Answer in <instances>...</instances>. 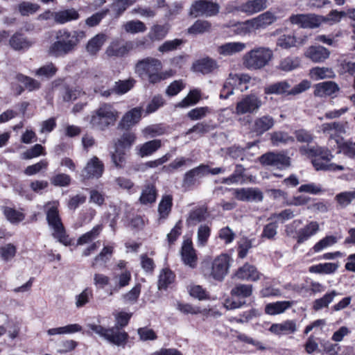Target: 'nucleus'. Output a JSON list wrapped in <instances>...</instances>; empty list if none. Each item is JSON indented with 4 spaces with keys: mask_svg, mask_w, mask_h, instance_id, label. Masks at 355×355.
I'll return each mask as SVG.
<instances>
[{
    "mask_svg": "<svg viewBox=\"0 0 355 355\" xmlns=\"http://www.w3.org/2000/svg\"><path fill=\"white\" fill-rule=\"evenodd\" d=\"M211 29V24L207 20L198 19L188 28V33L191 35L203 34L209 32Z\"/></svg>",
    "mask_w": 355,
    "mask_h": 355,
    "instance_id": "nucleus-39",
    "label": "nucleus"
},
{
    "mask_svg": "<svg viewBox=\"0 0 355 355\" xmlns=\"http://www.w3.org/2000/svg\"><path fill=\"white\" fill-rule=\"evenodd\" d=\"M9 43L10 46L16 51L27 49L33 44L32 41L28 40L20 33L14 34L10 37Z\"/></svg>",
    "mask_w": 355,
    "mask_h": 355,
    "instance_id": "nucleus-37",
    "label": "nucleus"
},
{
    "mask_svg": "<svg viewBox=\"0 0 355 355\" xmlns=\"http://www.w3.org/2000/svg\"><path fill=\"white\" fill-rule=\"evenodd\" d=\"M85 33L80 31L61 29L55 33L56 40L49 48V54L54 57L64 56L73 51Z\"/></svg>",
    "mask_w": 355,
    "mask_h": 355,
    "instance_id": "nucleus-2",
    "label": "nucleus"
},
{
    "mask_svg": "<svg viewBox=\"0 0 355 355\" xmlns=\"http://www.w3.org/2000/svg\"><path fill=\"white\" fill-rule=\"evenodd\" d=\"M275 124L274 119L269 115H264L257 118L252 125V131L257 135H261L271 129Z\"/></svg>",
    "mask_w": 355,
    "mask_h": 355,
    "instance_id": "nucleus-24",
    "label": "nucleus"
},
{
    "mask_svg": "<svg viewBox=\"0 0 355 355\" xmlns=\"http://www.w3.org/2000/svg\"><path fill=\"white\" fill-rule=\"evenodd\" d=\"M259 315V312L256 309H252L241 314L239 317H232L230 319L231 322L244 324L249 322Z\"/></svg>",
    "mask_w": 355,
    "mask_h": 355,
    "instance_id": "nucleus-45",
    "label": "nucleus"
},
{
    "mask_svg": "<svg viewBox=\"0 0 355 355\" xmlns=\"http://www.w3.org/2000/svg\"><path fill=\"white\" fill-rule=\"evenodd\" d=\"M200 98V92L198 89H193L184 97L178 105L177 107H187L196 104Z\"/></svg>",
    "mask_w": 355,
    "mask_h": 355,
    "instance_id": "nucleus-47",
    "label": "nucleus"
},
{
    "mask_svg": "<svg viewBox=\"0 0 355 355\" xmlns=\"http://www.w3.org/2000/svg\"><path fill=\"white\" fill-rule=\"evenodd\" d=\"M58 206L59 202L58 201L49 202L45 205L44 209L46 215V220L49 227L52 230L53 236L64 245H70L71 241L67 234L62 223L59 214Z\"/></svg>",
    "mask_w": 355,
    "mask_h": 355,
    "instance_id": "nucleus-4",
    "label": "nucleus"
},
{
    "mask_svg": "<svg viewBox=\"0 0 355 355\" xmlns=\"http://www.w3.org/2000/svg\"><path fill=\"white\" fill-rule=\"evenodd\" d=\"M270 139L274 146H279V144H285L294 141V139L292 137L281 131L272 132L270 135Z\"/></svg>",
    "mask_w": 355,
    "mask_h": 355,
    "instance_id": "nucleus-55",
    "label": "nucleus"
},
{
    "mask_svg": "<svg viewBox=\"0 0 355 355\" xmlns=\"http://www.w3.org/2000/svg\"><path fill=\"white\" fill-rule=\"evenodd\" d=\"M257 30L263 29L273 24L277 17L270 11H266L257 17L252 18Z\"/></svg>",
    "mask_w": 355,
    "mask_h": 355,
    "instance_id": "nucleus-33",
    "label": "nucleus"
},
{
    "mask_svg": "<svg viewBox=\"0 0 355 355\" xmlns=\"http://www.w3.org/2000/svg\"><path fill=\"white\" fill-rule=\"evenodd\" d=\"M135 139L136 136L133 132H125L118 139L115 146L122 149L129 148L135 143Z\"/></svg>",
    "mask_w": 355,
    "mask_h": 355,
    "instance_id": "nucleus-60",
    "label": "nucleus"
},
{
    "mask_svg": "<svg viewBox=\"0 0 355 355\" xmlns=\"http://www.w3.org/2000/svg\"><path fill=\"white\" fill-rule=\"evenodd\" d=\"M137 0H113L112 8L116 17L121 15L126 9L136 3Z\"/></svg>",
    "mask_w": 355,
    "mask_h": 355,
    "instance_id": "nucleus-52",
    "label": "nucleus"
},
{
    "mask_svg": "<svg viewBox=\"0 0 355 355\" xmlns=\"http://www.w3.org/2000/svg\"><path fill=\"white\" fill-rule=\"evenodd\" d=\"M300 65V60L297 57H287L281 60L279 69L288 72L298 68Z\"/></svg>",
    "mask_w": 355,
    "mask_h": 355,
    "instance_id": "nucleus-48",
    "label": "nucleus"
},
{
    "mask_svg": "<svg viewBox=\"0 0 355 355\" xmlns=\"http://www.w3.org/2000/svg\"><path fill=\"white\" fill-rule=\"evenodd\" d=\"M233 195L238 200L245 202H261L263 193L257 188H239L232 189Z\"/></svg>",
    "mask_w": 355,
    "mask_h": 355,
    "instance_id": "nucleus-15",
    "label": "nucleus"
},
{
    "mask_svg": "<svg viewBox=\"0 0 355 355\" xmlns=\"http://www.w3.org/2000/svg\"><path fill=\"white\" fill-rule=\"evenodd\" d=\"M113 164L118 168H124L126 162V156L123 149L115 146L114 152L111 154Z\"/></svg>",
    "mask_w": 355,
    "mask_h": 355,
    "instance_id": "nucleus-49",
    "label": "nucleus"
},
{
    "mask_svg": "<svg viewBox=\"0 0 355 355\" xmlns=\"http://www.w3.org/2000/svg\"><path fill=\"white\" fill-rule=\"evenodd\" d=\"M252 293V286L250 284H238L231 290L232 296L248 297Z\"/></svg>",
    "mask_w": 355,
    "mask_h": 355,
    "instance_id": "nucleus-56",
    "label": "nucleus"
},
{
    "mask_svg": "<svg viewBox=\"0 0 355 355\" xmlns=\"http://www.w3.org/2000/svg\"><path fill=\"white\" fill-rule=\"evenodd\" d=\"M103 226L101 225H97L94 226L92 230L86 232L79 237L77 241L78 245H85L89 243L95 239L102 231Z\"/></svg>",
    "mask_w": 355,
    "mask_h": 355,
    "instance_id": "nucleus-44",
    "label": "nucleus"
},
{
    "mask_svg": "<svg viewBox=\"0 0 355 355\" xmlns=\"http://www.w3.org/2000/svg\"><path fill=\"white\" fill-rule=\"evenodd\" d=\"M269 331L277 336L288 335L294 334L297 331V326L294 320H288L281 323L272 324Z\"/></svg>",
    "mask_w": 355,
    "mask_h": 355,
    "instance_id": "nucleus-22",
    "label": "nucleus"
},
{
    "mask_svg": "<svg viewBox=\"0 0 355 355\" xmlns=\"http://www.w3.org/2000/svg\"><path fill=\"white\" fill-rule=\"evenodd\" d=\"M324 18L315 14H297L290 17V21L304 28H315L318 27Z\"/></svg>",
    "mask_w": 355,
    "mask_h": 355,
    "instance_id": "nucleus-11",
    "label": "nucleus"
},
{
    "mask_svg": "<svg viewBox=\"0 0 355 355\" xmlns=\"http://www.w3.org/2000/svg\"><path fill=\"white\" fill-rule=\"evenodd\" d=\"M261 164L278 169H284L291 165L290 157L283 153L270 152L259 158Z\"/></svg>",
    "mask_w": 355,
    "mask_h": 355,
    "instance_id": "nucleus-12",
    "label": "nucleus"
},
{
    "mask_svg": "<svg viewBox=\"0 0 355 355\" xmlns=\"http://www.w3.org/2000/svg\"><path fill=\"white\" fill-rule=\"evenodd\" d=\"M11 85L12 89L17 95L22 93L24 87L31 92L38 89L40 87L38 81L21 73H18L13 78Z\"/></svg>",
    "mask_w": 355,
    "mask_h": 355,
    "instance_id": "nucleus-13",
    "label": "nucleus"
},
{
    "mask_svg": "<svg viewBox=\"0 0 355 355\" xmlns=\"http://www.w3.org/2000/svg\"><path fill=\"white\" fill-rule=\"evenodd\" d=\"M157 196V192L155 185L148 183L142 189L139 200L144 205L153 204L156 201Z\"/></svg>",
    "mask_w": 355,
    "mask_h": 355,
    "instance_id": "nucleus-28",
    "label": "nucleus"
},
{
    "mask_svg": "<svg viewBox=\"0 0 355 355\" xmlns=\"http://www.w3.org/2000/svg\"><path fill=\"white\" fill-rule=\"evenodd\" d=\"M291 87V84L287 80L279 81L266 86L264 88V93L266 94L288 95Z\"/></svg>",
    "mask_w": 355,
    "mask_h": 355,
    "instance_id": "nucleus-31",
    "label": "nucleus"
},
{
    "mask_svg": "<svg viewBox=\"0 0 355 355\" xmlns=\"http://www.w3.org/2000/svg\"><path fill=\"white\" fill-rule=\"evenodd\" d=\"M231 258L227 254H221L214 259L206 275L217 281H222L227 275Z\"/></svg>",
    "mask_w": 355,
    "mask_h": 355,
    "instance_id": "nucleus-7",
    "label": "nucleus"
},
{
    "mask_svg": "<svg viewBox=\"0 0 355 355\" xmlns=\"http://www.w3.org/2000/svg\"><path fill=\"white\" fill-rule=\"evenodd\" d=\"M333 94V81H324L315 85L314 94L324 98Z\"/></svg>",
    "mask_w": 355,
    "mask_h": 355,
    "instance_id": "nucleus-41",
    "label": "nucleus"
},
{
    "mask_svg": "<svg viewBox=\"0 0 355 355\" xmlns=\"http://www.w3.org/2000/svg\"><path fill=\"white\" fill-rule=\"evenodd\" d=\"M133 48L131 42H123L119 40H113L107 47L105 53L109 57L123 56Z\"/></svg>",
    "mask_w": 355,
    "mask_h": 355,
    "instance_id": "nucleus-16",
    "label": "nucleus"
},
{
    "mask_svg": "<svg viewBox=\"0 0 355 355\" xmlns=\"http://www.w3.org/2000/svg\"><path fill=\"white\" fill-rule=\"evenodd\" d=\"M206 211V209L203 207L198 208L191 211L187 220L188 224L195 225L196 223L205 220Z\"/></svg>",
    "mask_w": 355,
    "mask_h": 355,
    "instance_id": "nucleus-61",
    "label": "nucleus"
},
{
    "mask_svg": "<svg viewBox=\"0 0 355 355\" xmlns=\"http://www.w3.org/2000/svg\"><path fill=\"white\" fill-rule=\"evenodd\" d=\"M225 26L227 28L234 27V31L239 35H246L257 31L252 19L243 22L228 23Z\"/></svg>",
    "mask_w": 355,
    "mask_h": 355,
    "instance_id": "nucleus-29",
    "label": "nucleus"
},
{
    "mask_svg": "<svg viewBox=\"0 0 355 355\" xmlns=\"http://www.w3.org/2000/svg\"><path fill=\"white\" fill-rule=\"evenodd\" d=\"M333 71L331 68L316 67L310 70L309 75L314 80H321L332 76Z\"/></svg>",
    "mask_w": 355,
    "mask_h": 355,
    "instance_id": "nucleus-51",
    "label": "nucleus"
},
{
    "mask_svg": "<svg viewBox=\"0 0 355 355\" xmlns=\"http://www.w3.org/2000/svg\"><path fill=\"white\" fill-rule=\"evenodd\" d=\"M301 150L309 156L314 157L312 163L316 170H327L331 166V154L329 150L320 147L306 149L301 148Z\"/></svg>",
    "mask_w": 355,
    "mask_h": 355,
    "instance_id": "nucleus-8",
    "label": "nucleus"
},
{
    "mask_svg": "<svg viewBox=\"0 0 355 355\" xmlns=\"http://www.w3.org/2000/svg\"><path fill=\"white\" fill-rule=\"evenodd\" d=\"M168 33V26L156 24L150 28L148 37L153 42L160 41L166 36Z\"/></svg>",
    "mask_w": 355,
    "mask_h": 355,
    "instance_id": "nucleus-38",
    "label": "nucleus"
},
{
    "mask_svg": "<svg viewBox=\"0 0 355 355\" xmlns=\"http://www.w3.org/2000/svg\"><path fill=\"white\" fill-rule=\"evenodd\" d=\"M135 83V80L132 78H129L125 80H119L118 82H115L112 91L117 94H124L134 87Z\"/></svg>",
    "mask_w": 355,
    "mask_h": 355,
    "instance_id": "nucleus-50",
    "label": "nucleus"
},
{
    "mask_svg": "<svg viewBox=\"0 0 355 355\" xmlns=\"http://www.w3.org/2000/svg\"><path fill=\"white\" fill-rule=\"evenodd\" d=\"M246 44L241 42H231L225 43L217 48V52L222 56H232L244 51Z\"/></svg>",
    "mask_w": 355,
    "mask_h": 355,
    "instance_id": "nucleus-23",
    "label": "nucleus"
},
{
    "mask_svg": "<svg viewBox=\"0 0 355 355\" xmlns=\"http://www.w3.org/2000/svg\"><path fill=\"white\" fill-rule=\"evenodd\" d=\"M161 60L153 57H147L137 62L135 71L141 78H146L150 84H157L171 76L167 71H162Z\"/></svg>",
    "mask_w": 355,
    "mask_h": 355,
    "instance_id": "nucleus-3",
    "label": "nucleus"
},
{
    "mask_svg": "<svg viewBox=\"0 0 355 355\" xmlns=\"http://www.w3.org/2000/svg\"><path fill=\"white\" fill-rule=\"evenodd\" d=\"M3 213L6 218L12 223H19L25 218V215L21 211L10 207H6Z\"/></svg>",
    "mask_w": 355,
    "mask_h": 355,
    "instance_id": "nucleus-63",
    "label": "nucleus"
},
{
    "mask_svg": "<svg viewBox=\"0 0 355 355\" xmlns=\"http://www.w3.org/2000/svg\"><path fill=\"white\" fill-rule=\"evenodd\" d=\"M160 146L161 141L159 139L147 141L141 146L139 154L142 157L149 156L158 150Z\"/></svg>",
    "mask_w": 355,
    "mask_h": 355,
    "instance_id": "nucleus-42",
    "label": "nucleus"
},
{
    "mask_svg": "<svg viewBox=\"0 0 355 355\" xmlns=\"http://www.w3.org/2000/svg\"><path fill=\"white\" fill-rule=\"evenodd\" d=\"M267 0H250L241 5L239 10L249 15L259 12L267 8Z\"/></svg>",
    "mask_w": 355,
    "mask_h": 355,
    "instance_id": "nucleus-25",
    "label": "nucleus"
},
{
    "mask_svg": "<svg viewBox=\"0 0 355 355\" xmlns=\"http://www.w3.org/2000/svg\"><path fill=\"white\" fill-rule=\"evenodd\" d=\"M219 10L220 6L216 2L209 0H197L191 3L189 14L194 17H213L216 15Z\"/></svg>",
    "mask_w": 355,
    "mask_h": 355,
    "instance_id": "nucleus-9",
    "label": "nucleus"
},
{
    "mask_svg": "<svg viewBox=\"0 0 355 355\" xmlns=\"http://www.w3.org/2000/svg\"><path fill=\"white\" fill-rule=\"evenodd\" d=\"M336 141L338 148L337 153H342L349 158H355V142H341L338 139H336Z\"/></svg>",
    "mask_w": 355,
    "mask_h": 355,
    "instance_id": "nucleus-43",
    "label": "nucleus"
},
{
    "mask_svg": "<svg viewBox=\"0 0 355 355\" xmlns=\"http://www.w3.org/2000/svg\"><path fill=\"white\" fill-rule=\"evenodd\" d=\"M297 39L293 35H282L277 40V46L284 49H288L297 45Z\"/></svg>",
    "mask_w": 355,
    "mask_h": 355,
    "instance_id": "nucleus-53",
    "label": "nucleus"
},
{
    "mask_svg": "<svg viewBox=\"0 0 355 355\" xmlns=\"http://www.w3.org/2000/svg\"><path fill=\"white\" fill-rule=\"evenodd\" d=\"M234 275L241 280L256 282L261 279L262 275L254 266L246 263L238 268Z\"/></svg>",
    "mask_w": 355,
    "mask_h": 355,
    "instance_id": "nucleus-17",
    "label": "nucleus"
},
{
    "mask_svg": "<svg viewBox=\"0 0 355 355\" xmlns=\"http://www.w3.org/2000/svg\"><path fill=\"white\" fill-rule=\"evenodd\" d=\"M273 58L272 51L265 46L255 47L243 57V64L250 70H258L268 64Z\"/></svg>",
    "mask_w": 355,
    "mask_h": 355,
    "instance_id": "nucleus-6",
    "label": "nucleus"
},
{
    "mask_svg": "<svg viewBox=\"0 0 355 355\" xmlns=\"http://www.w3.org/2000/svg\"><path fill=\"white\" fill-rule=\"evenodd\" d=\"M119 117V112L110 103H103L89 116L91 126L97 130H104L114 125Z\"/></svg>",
    "mask_w": 355,
    "mask_h": 355,
    "instance_id": "nucleus-5",
    "label": "nucleus"
},
{
    "mask_svg": "<svg viewBox=\"0 0 355 355\" xmlns=\"http://www.w3.org/2000/svg\"><path fill=\"white\" fill-rule=\"evenodd\" d=\"M177 309L184 314H202L205 316H208L211 312V309H207L206 308L201 309L198 306H193L190 304H184L181 302H178Z\"/></svg>",
    "mask_w": 355,
    "mask_h": 355,
    "instance_id": "nucleus-36",
    "label": "nucleus"
},
{
    "mask_svg": "<svg viewBox=\"0 0 355 355\" xmlns=\"http://www.w3.org/2000/svg\"><path fill=\"white\" fill-rule=\"evenodd\" d=\"M123 27L125 32L132 34L144 33L146 30L144 23L139 20L128 21L123 25Z\"/></svg>",
    "mask_w": 355,
    "mask_h": 355,
    "instance_id": "nucleus-46",
    "label": "nucleus"
},
{
    "mask_svg": "<svg viewBox=\"0 0 355 355\" xmlns=\"http://www.w3.org/2000/svg\"><path fill=\"white\" fill-rule=\"evenodd\" d=\"M116 325L111 328H105L96 324H89L87 327L109 343L116 346L124 347L128 340V334L120 328L125 327L132 317V313L119 312L114 314Z\"/></svg>",
    "mask_w": 355,
    "mask_h": 355,
    "instance_id": "nucleus-1",
    "label": "nucleus"
},
{
    "mask_svg": "<svg viewBox=\"0 0 355 355\" xmlns=\"http://www.w3.org/2000/svg\"><path fill=\"white\" fill-rule=\"evenodd\" d=\"M93 296L91 288H85L80 294L75 297V304L77 308H81L86 305Z\"/></svg>",
    "mask_w": 355,
    "mask_h": 355,
    "instance_id": "nucleus-59",
    "label": "nucleus"
},
{
    "mask_svg": "<svg viewBox=\"0 0 355 355\" xmlns=\"http://www.w3.org/2000/svg\"><path fill=\"white\" fill-rule=\"evenodd\" d=\"M320 229L319 224L316 221H311L304 227L301 228L297 234V241L302 243L310 237L315 235Z\"/></svg>",
    "mask_w": 355,
    "mask_h": 355,
    "instance_id": "nucleus-27",
    "label": "nucleus"
},
{
    "mask_svg": "<svg viewBox=\"0 0 355 355\" xmlns=\"http://www.w3.org/2000/svg\"><path fill=\"white\" fill-rule=\"evenodd\" d=\"M293 304L291 301H277L268 303L265 306V312L270 315H275L283 313Z\"/></svg>",
    "mask_w": 355,
    "mask_h": 355,
    "instance_id": "nucleus-30",
    "label": "nucleus"
},
{
    "mask_svg": "<svg viewBox=\"0 0 355 355\" xmlns=\"http://www.w3.org/2000/svg\"><path fill=\"white\" fill-rule=\"evenodd\" d=\"M174 279L175 275L171 270L168 268L162 269L159 275L158 289H166L174 281Z\"/></svg>",
    "mask_w": 355,
    "mask_h": 355,
    "instance_id": "nucleus-40",
    "label": "nucleus"
},
{
    "mask_svg": "<svg viewBox=\"0 0 355 355\" xmlns=\"http://www.w3.org/2000/svg\"><path fill=\"white\" fill-rule=\"evenodd\" d=\"M262 104L261 98L257 95L254 94L247 95L236 103L235 114L243 115L256 113L262 106Z\"/></svg>",
    "mask_w": 355,
    "mask_h": 355,
    "instance_id": "nucleus-10",
    "label": "nucleus"
},
{
    "mask_svg": "<svg viewBox=\"0 0 355 355\" xmlns=\"http://www.w3.org/2000/svg\"><path fill=\"white\" fill-rule=\"evenodd\" d=\"M181 257L183 263L191 268L197 266L198 257L196 250L193 248L192 243L187 241L183 243L181 250Z\"/></svg>",
    "mask_w": 355,
    "mask_h": 355,
    "instance_id": "nucleus-19",
    "label": "nucleus"
},
{
    "mask_svg": "<svg viewBox=\"0 0 355 355\" xmlns=\"http://www.w3.org/2000/svg\"><path fill=\"white\" fill-rule=\"evenodd\" d=\"M330 53L329 50L322 46H311L306 49L304 55L314 62H321L328 58Z\"/></svg>",
    "mask_w": 355,
    "mask_h": 355,
    "instance_id": "nucleus-21",
    "label": "nucleus"
},
{
    "mask_svg": "<svg viewBox=\"0 0 355 355\" xmlns=\"http://www.w3.org/2000/svg\"><path fill=\"white\" fill-rule=\"evenodd\" d=\"M173 205V197L171 195H164L158 205L159 220H165L171 213Z\"/></svg>",
    "mask_w": 355,
    "mask_h": 355,
    "instance_id": "nucleus-34",
    "label": "nucleus"
},
{
    "mask_svg": "<svg viewBox=\"0 0 355 355\" xmlns=\"http://www.w3.org/2000/svg\"><path fill=\"white\" fill-rule=\"evenodd\" d=\"M17 252L16 246L7 243L0 247V257L4 261H8L15 257Z\"/></svg>",
    "mask_w": 355,
    "mask_h": 355,
    "instance_id": "nucleus-62",
    "label": "nucleus"
},
{
    "mask_svg": "<svg viewBox=\"0 0 355 355\" xmlns=\"http://www.w3.org/2000/svg\"><path fill=\"white\" fill-rule=\"evenodd\" d=\"M106 40V35L103 33L96 35L88 41L86 45L87 52L91 55H96L101 50Z\"/></svg>",
    "mask_w": 355,
    "mask_h": 355,
    "instance_id": "nucleus-32",
    "label": "nucleus"
},
{
    "mask_svg": "<svg viewBox=\"0 0 355 355\" xmlns=\"http://www.w3.org/2000/svg\"><path fill=\"white\" fill-rule=\"evenodd\" d=\"M79 17L78 12L74 8L54 12V22L58 24H64L71 21L77 20Z\"/></svg>",
    "mask_w": 355,
    "mask_h": 355,
    "instance_id": "nucleus-26",
    "label": "nucleus"
},
{
    "mask_svg": "<svg viewBox=\"0 0 355 355\" xmlns=\"http://www.w3.org/2000/svg\"><path fill=\"white\" fill-rule=\"evenodd\" d=\"M141 284H137L132 287L129 291L122 295V299L125 303L135 304L137 302V300L141 293Z\"/></svg>",
    "mask_w": 355,
    "mask_h": 355,
    "instance_id": "nucleus-54",
    "label": "nucleus"
},
{
    "mask_svg": "<svg viewBox=\"0 0 355 355\" xmlns=\"http://www.w3.org/2000/svg\"><path fill=\"white\" fill-rule=\"evenodd\" d=\"M217 67L216 62L211 58H203L193 64L194 70L203 74L211 73Z\"/></svg>",
    "mask_w": 355,
    "mask_h": 355,
    "instance_id": "nucleus-35",
    "label": "nucleus"
},
{
    "mask_svg": "<svg viewBox=\"0 0 355 355\" xmlns=\"http://www.w3.org/2000/svg\"><path fill=\"white\" fill-rule=\"evenodd\" d=\"M298 191L300 193H307L312 195H319L322 193L324 191V189L319 184L310 182L302 184L298 188Z\"/></svg>",
    "mask_w": 355,
    "mask_h": 355,
    "instance_id": "nucleus-57",
    "label": "nucleus"
},
{
    "mask_svg": "<svg viewBox=\"0 0 355 355\" xmlns=\"http://www.w3.org/2000/svg\"><path fill=\"white\" fill-rule=\"evenodd\" d=\"M143 109L141 107H137L127 112L122 117L119 123V128L129 129L139 122L141 119Z\"/></svg>",
    "mask_w": 355,
    "mask_h": 355,
    "instance_id": "nucleus-18",
    "label": "nucleus"
},
{
    "mask_svg": "<svg viewBox=\"0 0 355 355\" xmlns=\"http://www.w3.org/2000/svg\"><path fill=\"white\" fill-rule=\"evenodd\" d=\"M114 279L116 281L115 289L119 290L124 288L129 285L132 279L131 272L128 270H125L121 273L116 275Z\"/></svg>",
    "mask_w": 355,
    "mask_h": 355,
    "instance_id": "nucleus-58",
    "label": "nucleus"
},
{
    "mask_svg": "<svg viewBox=\"0 0 355 355\" xmlns=\"http://www.w3.org/2000/svg\"><path fill=\"white\" fill-rule=\"evenodd\" d=\"M104 166L102 162L96 156L91 158L81 172L83 179L99 178L102 176Z\"/></svg>",
    "mask_w": 355,
    "mask_h": 355,
    "instance_id": "nucleus-14",
    "label": "nucleus"
},
{
    "mask_svg": "<svg viewBox=\"0 0 355 355\" xmlns=\"http://www.w3.org/2000/svg\"><path fill=\"white\" fill-rule=\"evenodd\" d=\"M209 166L200 164L198 166L192 168L187 172L184 175L183 184L184 186L193 185L198 179H200L207 175Z\"/></svg>",
    "mask_w": 355,
    "mask_h": 355,
    "instance_id": "nucleus-20",
    "label": "nucleus"
},
{
    "mask_svg": "<svg viewBox=\"0 0 355 355\" xmlns=\"http://www.w3.org/2000/svg\"><path fill=\"white\" fill-rule=\"evenodd\" d=\"M245 168L242 165H236L234 173L228 178H223L222 183L232 184L238 183L243 176Z\"/></svg>",
    "mask_w": 355,
    "mask_h": 355,
    "instance_id": "nucleus-64",
    "label": "nucleus"
}]
</instances>
